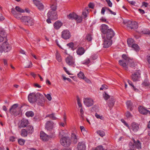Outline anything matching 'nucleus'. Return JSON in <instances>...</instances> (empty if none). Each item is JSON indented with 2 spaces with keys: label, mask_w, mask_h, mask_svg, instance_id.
<instances>
[{
  "label": "nucleus",
  "mask_w": 150,
  "mask_h": 150,
  "mask_svg": "<svg viewBox=\"0 0 150 150\" xmlns=\"http://www.w3.org/2000/svg\"><path fill=\"white\" fill-rule=\"evenodd\" d=\"M98 57V55L96 54H94L92 55L91 57V58L93 60L96 59Z\"/></svg>",
  "instance_id": "nucleus-60"
},
{
  "label": "nucleus",
  "mask_w": 150,
  "mask_h": 150,
  "mask_svg": "<svg viewBox=\"0 0 150 150\" xmlns=\"http://www.w3.org/2000/svg\"><path fill=\"white\" fill-rule=\"evenodd\" d=\"M105 11L106 9H105V7L101 9V13L103 15H104Z\"/></svg>",
  "instance_id": "nucleus-64"
},
{
  "label": "nucleus",
  "mask_w": 150,
  "mask_h": 150,
  "mask_svg": "<svg viewBox=\"0 0 150 150\" xmlns=\"http://www.w3.org/2000/svg\"><path fill=\"white\" fill-rule=\"evenodd\" d=\"M77 103L79 106V107L81 108L82 107V105L80 101L79 98L78 97H77Z\"/></svg>",
  "instance_id": "nucleus-52"
},
{
  "label": "nucleus",
  "mask_w": 150,
  "mask_h": 150,
  "mask_svg": "<svg viewBox=\"0 0 150 150\" xmlns=\"http://www.w3.org/2000/svg\"><path fill=\"white\" fill-rule=\"evenodd\" d=\"M67 17L69 19L75 20L76 19V18H77V15L75 13L72 12L68 15Z\"/></svg>",
  "instance_id": "nucleus-25"
},
{
  "label": "nucleus",
  "mask_w": 150,
  "mask_h": 150,
  "mask_svg": "<svg viewBox=\"0 0 150 150\" xmlns=\"http://www.w3.org/2000/svg\"><path fill=\"white\" fill-rule=\"evenodd\" d=\"M107 39H111L114 36L115 33L113 30L110 28L107 30V32L105 34Z\"/></svg>",
  "instance_id": "nucleus-13"
},
{
  "label": "nucleus",
  "mask_w": 150,
  "mask_h": 150,
  "mask_svg": "<svg viewBox=\"0 0 150 150\" xmlns=\"http://www.w3.org/2000/svg\"><path fill=\"white\" fill-rule=\"evenodd\" d=\"M127 43L129 46L131 47L132 45L134 44V40L132 38H129L127 40Z\"/></svg>",
  "instance_id": "nucleus-34"
},
{
  "label": "nucleus",
  "mask_w": 150,
  "mask_h": 150,
  "mask_svg": "<svg viewBox=\"0 0 150 150\" xmlns=\"http://www.w3.org/2000/svg\"><path fill=\"white\" fill-rule=\"evenodd\" d=\"M28 123V120L23 119L21 120V125L22 127H25L26 126Z\"/></svg>",
  "instance_id": "nucleus-29"
},
{
  "label": "nucleus",
  "mask_w": 150,
  "mask_h": 150,
  "mask_svg": "<svg viewBox=\"0 0 150 150\" xmlns=\"http://www.w3.org/2000/svg\"><path fill=\"white\" fill-rule=\"evenodd\" d=\"M82 18L81 16L77 15V18H76V19L75 20L76 21L77 23H80L82 21Z\"/></svg>",
  "instance_id": "nucleus-45"
},
{
  "label": "nucleus",
  "mask_w": 150,
  "mask_h": 150,
  "mask_svg": "<svg viewBox=\"0 0 150 150\" xmlns=\"http://www.w3.org/2000/svg\"><path fill=\"white\" fill-rule=\"evenodd\" d=\"M84 49L82 47H79L76 50V52L78 55H81L85 52Z\"/></svg>",
  "instance_id": "nucleus-26"
},
{
  "label": "nucleus",
  "mask_w": 150,
  "mask_h": 150,
  "mask_svg": "<svg viewBox=\"0 0 150 150\" xmlns=\"http://www.w3.org/2000/svg\"><path fill=\"white\" fill-rule=\"evenodd\" d=\"M49 117L50 119L53 120H56L57 119V118L55 117V114L54 113L47 115L45 117Z\"/></svg>",
  "instance_id": "nucleus-33"
},
{
  "label": "nucleus",
  "mask_w": 150,
  "mask_h": 150,
  "mask_svg": "<svg viewBox=\"0 0 150 150\" xmlns=\"http://www.w3.org/2000/svg\"><path fill=\"white\" fill-rule=\"evenodd\" d=\"M86 38L88 41H91L92 39L91 35L89 34L86 35Z\"/></svg>",
  "instance_id": "nucleus-50"
},
{
  "label": "nucleus",
  "mask_w": 150,
  "mask_h": 150,
  "mask_svg": "<svg viewBox=\"0 0 150 150\" xmlns=\"http://www.w3.org/2000/svg\"><path fill=\"white\" fill-rule=\"evenodd\" d=\"M11 13L14 17L18 19H21L22 22L25 25L32 26L34 24L33 19L28 16H22L21 17V13H17L14 9H12Z\"/></svg>",
  "instance_id": "nucleus-1"
},
{
  "label": "nucleus",
  "mask_w": 150,
  "mask_h": 150,
  "mask_svg": "<svg viewBox=\"0 0 150 150\" xmlns=\"http://www.w3.org/2000/svg\"><path fill=\"white\" fill-rule=\"evenodd\" d=\"M133 143L135 146V148L136 149H137L139 150L142 148L141 147V143L139 141L137 140L136 141L134 139H132Z\"/></svg>",
  "instance_id": "nucleus-22"
},
{
  "label": "nucleus",
  "mask_w": 150,
  "mask_h": 150,
  "mask_svg": "<svg viewBox=\"0 0 150 150\" xmlns=\"http://www.w3.org/2000/svg\"><path fill=\"white\" fill-rule=\"evenodd\" d=\"M27 132L25 129H22L21 131V135L23 137H25L27 135Z\"/></svg>",
  "instance_id": "nucleus-38"
},
{
  "label": "nucleus",
  "mask_w": 150,
  "mask_h": 150,
  "mask_svg": "<svg viewBox=\"0 0 150 150\" xmlns=\"http://www.w3.org/2000/svg\"><path fill=\"white\" fill-rule=\"evenodd\" d=\"M62 38L63 39L67 40L69 39L71 37V34L69 31L67 30H64L62 32Z\"/></svg>",
  "instance_id": "nucleus-12"
},
{
  "label": "nucleus",
  "mask_w": 150,
  "mask_h": 150,
  "mask_svg": "<svg viewBox=\"0 0 150 150\" xmlns=\"http://www.w3.org/2000/svg\"><path fill=\"white\" fill-rule=\"evenodd\" d=\"M90 62V60L88 58L86 59L85 62L83 63V64H88Z\"/></svg>",
  "instance_id": "nucleus-58"
},
{
  "label": "nucleus",
  "mask_w": 150,
  "mask_h": 150,
  "mask_svg": "<svg viewBox=\"0 0 150 150\" xmlns=\"http://www.w3.org/2000/svg\"><path fill=\"white\" fill-rule=\"evenodd\" d=\"M62 23L60 21H57L54 23V26L56 29H59L62 25Z\"/></svg>",
  "instance_id": "nucleus-30"
},
{
  "label": "nucleus",
  "mask_w": 150,
  "mask_h": 150,
  "mask_svg": "<svg viewBox=\"0 0 150 150\" xmlns=\"http://www.w3.org/2000/svg\"><path fill=\"white\" fill-rule=\"evenodd\" d=\"M126 116L127 119L131 118L132 117V115L129 111H127L126 114Z\"/></svg>",
  "instance_id": "nucleus-48"
},
{
  "label": "nucleus",
  "mask_w": 150,
  "mask_h": 150,
  "mask_svg": "<svg viewBox=\"0 0 150 150\" xmlns=\"http://www.w3.org/2000/svg\"><path fill=\"white\" fill-rule=\"evenodd\" d=\"M131 47L136 51H139V46L137 44H134L132 45Z\"/></svg>",
  "instance_id": "nucleus-39"
},
{
  "label": "nucleus",
  "mask_w": 150,
  "mask_h": 150,
  "mask_svg": "<svg viewBox=\"0 0 150 150\" xmlns=\"http://www.w3.org/2000/svg\"><path fill=\"white\" fill-rule=\"evenodd\" d=\"M45 101L44 97L40 93L35 102L38 105L42 106L44 105Z\"/></svg>",
  "instance_id": "nucleus-9"
},
{
  "label": "nucleus",
  "mask_w": 150,
  "mask_h": 150,
  "mask_svg": "<svg viewBox=\"0 0 150 150\" xmlns=\"http://www.w3.org/2000/svg\"><path fill=\"white\" fill-rule=\"evenodd\" d=\"M67 131L63 130H61L59 132V137H64L66 135Z\"/></svg>",
  "instance_id": "nucleus-32"
},
{
  "label": "nucleus",
  "mask_w": 150,
  "mask_h": 150,
  "mask_svg": "<svg viewBox=\"0 0 150 150\" xmlns=\"http://www.w3.org/2000/svg\"><path fill=\"white\" fill-rule=\"evenodd\" d=\"M83 102L84 105L87 107H90L93 104V100L90 98H85L83 99Z\"/></svg>",
  "instance_id": "nucleus-11"
},
{
  "label": "nucleus",
  "mask_w": 150,
  "mask_h": 150,
  "mask_svg": "<svg viewBox=\"0 0 150 150\" xmlns=\"http://www.w3.org/2000/svg\"><path fill=\"white\" fill-rule=\"evenodd\" d=\"M45 97L47 98L48 100H49L50 101L52 99V97L51 95L49 94H47L46 95L45 94H44Z\"/></svg>",
  "instance_id": "nucleus-55"
},
{
  "label": "nucleus",
  "mask_w": 150,
  "mask_h": 150,
  "mask_svg": "<svg viewBox=\"0 0 150 150\" xmlns=\"http://www.w3.org/2000/svg\"><path fill=\"white\" fill-rule=\"evenodd\" d=\"M12 9H14V10L17 13H24L25 12V11L23 9H22L19 6H16V7L15 8V10L14 8H12L11 9V11L12 10Z\"/></svg>",
  "instance_id": "nucleus-28"
},
{
  "label": "nucleus",
  "mask_w": 150,
  "mask_h": 150,
  "mask_svg": "<svg viewBox=\"0 0 150 150\" xmlns=\"http://www.w3.org/2000/svg\"><path fill=\"white\" fill-rule=\"evenodd\" d=\"M141 71L139 70L137 71L131 76L132 79L134 82L138 81L141 77Z\"/></svg>",
  "instance_id": "nucleus-7"
},
{
  "label": "nucleus",
  "mask_w": 150,
  "mask_h": 150,
  "mask_svg": "<svg viewBox=\"0 0 150 150\" xmlns=\"http://www.w3.org/2000/svg\"><path fill=\"white\" fill-rule=\"evenodd\" d=\"M40 137L41 139L46 141L49 140L50 138L54 137V134L50 135H48L43 132H41L40 133Z\"/></svg>",
  "instance_id": "nucleus-8"
},
{
  "label": "nucleus",
  "mask_w": 150,
  "mask_h": 150,
  "mask_svg": "<svg viewBox=\"0 0 150 150\" xmlns=\"http://www.w3.org/2000/svg\"><path fill=\"white\" fill-rule=\"evenodd\" d=\"M108 105L110 108L112 107L114 104V100L113 98H111L108 102Z\"/></svg>",
  "instance_id": "nucleus-31"
},
{
  "label": "nucleus",
  "mask_w": 150,
  "mask_h": 150,
  "mask_svg": "<svg viewBox=\"0 0 150 150\" xmlns=\"http://www.w3.org/2000/svg\"><path fill=\"white\" fill-rule=\"evenodd\" d=\"M139 111L140 113L143 115H146L149 113L150 114V111L146 110L143 106H140L138 108Z\"/></svg>",
  "instance_id": "nucleus-16"
},
{
  "label": "nucleus",
  "mask_w": 150,
  "mask_h": 150,
  "mask_svg": "<svg viewBox=\"0 0 150 150\" xmlns=\"http://www.w3.org/2000/svg\"><path fill=\"white\" fill-rule=\"evenodd\" d=\"M34 3L39 10L42 11L43 10L44 6L42 4L40 1H34Z\"/></svg>",
  "instance_id": "nucleus-19"
},
{
  "label": "nucleus",
  "mask_w": 150,
  "mask_h": 150,
  "mask_svg": "<svg viewBox=\"0 0 150 150\" xmlns=\"http://www.w3.org/2000/svg\"><path fill=\"white\" fill-rule=\"evenodd\" d=\"M121 121L122 122H123L125 125L126 126L128 127L129 128V126L126 123L125 121L123 119H122L121 120Z\"/></svg>",
  "instance_id": "nucleus-62"
},
{
  "label": "nucleus",
  "mask_w": 150,
  "mask_h": 150,
  "mask_svg": "<svg viewBox=\"0 0 150 150\" xmlns=\"http://www.w3.org/2000/svg\"><path fill=\"white\" fill-rule=\"evenodd\" d=\"M2 48V51L3 50V47L4 50L5 52H9L11 49V47L10 45L7 42H5L3 43V47L0 45Z\"/></svg>",
  "instance_id": "nucleus-15"
},
{
  "label": "nucleus",
  "mask_w": 150,
  "mask_h": 150,
  "mask_svg": "<svg viewBox=\"0 0 150 150\" xmlns=\"http://www.w3.org/2000/svg\"><path fill=\"white\" fill-rule=\"evenodd\" d=\"M126 104L127 108L132 110V103L130 101H128L126 103Z\"/></svg>",
  "instance_id": "nucleus-41"
},
{
  "label": "nucleus",
  "mask_w": 150,
  "mask_h": 150,
  "mask_svg": "<svg viewBox=\"0 0 150 150\" xmlns=\"http://www.w3.org/2000/svg\"><path fill=\"white\" fill-rule=\"evenodd\" d=\"M95 116L98 119H100L101 120H103L104 117H103L102 116H100L97 113H96L95 114Z\"/></svg>",
  "instance_id": "nucleus-51"
},
{
  "label": "nucleus",
  "mask_w": 150,
  "mask_h": 150,
  "mask_svg": "<svg viewBox=\"0 0 150 150\" xmlns=\"http://www.w3.org/2000/svg\"><path fill=\"white\" fill-rule=\"evenodd\" d=\"M122 60H120L119 62L120 65L126 70L130 71L128 66L130 67H133L135 66V63L133 60L129 59L125 54L122 55Z\"/></svg>",
  "instance_id": "nucleus-2"
},
{
  "label": "nucleus",
  "mask_w": 150,
  "mask_h": 150,
  "mask_svg": "<svg viewBox=\"0 0 150 150\" xmlns=\"http://www.w3.org/2000/svg\"><path fill=\"white\" fill-rule=\"evenodd\" d=\"M107 2L108 6L110 7H111L112 6V4L110 0H105Z\"/></svg>",
  "instance_id": "nucleus-57"
},
{
  "label": "nucleus",
  "mask_w": 150,
  "mask_h": 150,
  "mask_svg": "<svg viewBox=\"0 0 150 150\" xmlns=\"http://www.w3.org/2000/svg\"><path fill=\"white\" fill-rule=\"evenodd\" d=\"M103 97L104 99L106 100L110 98V96L105 92L104 94H103Z\"/></svg>",
  "instance_id": "nucleus-49"
},
{
  "label": "nucleus",
  "mask_w": 150,
  "mask_h": 150,
  "mask_svg": "<svg viewBox=\"0 0 150 150\" xmlns=\"http://www.w3.org/2000/svg\"><path fill=\"white\" fill-rule=\"evenodd\" d=\"M61 144L64 147H68L71 143V140L69 137H64L60 140Z\"/></svg>",
  "instance_id": "nucleus-5"
},
{
  "label": "nucleus",
  "mask_w": 150,
  "mask_h": 150,
  "mask_svg": "<svg viewBox=\"0 0 150 150\" xmlns=\"http://www.w3.org/2000/svg\"><path fill=\"white\" fill-rule=\"evenodd\" d=\"M47 17L52 20H55L57 18V13L56 11H49L47 13Z\"/></svg>",
  "instance_id": "nucleus-10"
},
{
  "label": "nucleus",
  "mask_w": 150,
  "mask_h": 150,
  "mask_svg": "<svg viewBox=\"0 0 150 150\" xmlns=\"http://www.w3.org/2000/svg\"><path fill=\"white\" fill-rule=\"evenodd\" d=\"M77 149L78 150H86V146L85 142H79Z\"/></svg>",
  "instance_id": "nucleus-21"
},
{
  "label": "nucleus",
  "mask_w": 150,
  "mask_h": 150,
  "mask_svg": "<svg viewBox=\"0 0 150 150\" xmlns=\"http://www.w3.org/2000/svg\"><path fill=\"white\" fill-rule=\"evenodd\" d=\"M27 131L29 133H32L33 132V127L31 125L28 126L27 127Z\"/></svg>",
  "instance_id": "nucleus-35"
},
{
  "label": "nucleus",
  "mask_w": 150,
  "mask_h": 150,
  "mask_svg": "<svg viewBox=\"0 0 150 150\" xmlns=\"http://www.w3.org/2000/svg\"><path fill=\"white\" fill-rule=\"evenodd\" d=\"M94 150H104V149L101 146H97Z\"/></svg>",
  "instance_id": "nucleus-59"
},
{
  "label": "nucleus",
  "mask_w": 150,
  "mask_h": 150,
  "mask_svg": "<svg viewBox=\"0 0 150 150\" xmlns=\"http://www.w3.org/2000/svg\"><path fill=\"white\" fill-rule=\"evenodd\" d=\"M143 84L146 86H148L149 85V83L146 81H145L143 83Z\"/></svg>",
  "instance_id": "nucleus-63"
},
{
  "label": "nucleus",
  "mask_w": 150,
  "mask_h": 150,
  "mask_svg": "<svg viewBox=\"0 0 150 150\" xmlns=\"http://www.w3.org/2000/svg\"><path fill=\"white\" fill-rule=\"evenodd\" d=\"M78 77L81 79H83L85 77L84 74L82 72L80 71L77 74Z\"/></svg>",
  "instance_id": "nucleus-43"
},
{
  "label": "nucleus",
  "mask_w": 150,
  "mask_h": 150,
  "mask_svg": "<svg viewBox=\"0 0 150 150\" xmlns=\"http://www.w3.org/2000/svg\"><path fill=\"white\" fill-rule=\"evenodd\" d=\"M128 26L131 29H136L137 28L138 25L136 21H129L128 22Z\"/></svg>",
  "instance_id": "nucleus-20"
},
{
  "label": "nucleus",
  "mask_w": 150,
  "mask_h": 150,
  "mask_svg": "<svg viewBox=\"0 0 150 150\" xmlns=\"http://www.w3.org/2000/svg\"><path fill=\"white\" fill-rule=\"evenodd\" d=\"M25 115L26 116L28 117H32L34 116V113L32 111H29L27 112L26 113Z\"/></svg>",
  "instance_id": "nucleus-42"
},
{
  "label": "nucleus",
  "mask_w": 150,
  "mask_h": 150,
  "mask_svg": "<svg viewBox=\"0 0 150 150\" xmlns=\"http://www.w3.org/2000/svg\"><path fill=\"white\" fill-rule=\"evenodd\" d=\"M67 46L71 48H73L74 47V43L73 42H71L67 44Z\"/></svg>",
  "instance_id": "nucleus-54"
},
{
  "label": "nucleus",
  "mask_w": 150,
  "mask_h": 150,
  "mask_svg": "<svg viewBox=\"0 0 150 150\" xmlns=\"http://www.w3.org/2000/svg\"><path fill=\"white\" fill-rule=\"evenodd\" d=\"M108 88V86L106 85H103L100 88V90H102L103 89L105 90L106 89H107Z\"/></svg>",
  "instance_id": "nucleus-53"
},
{
  "label": "nucleus",
  "mask_w": 150,
  "mask_h": 150,
  "mask_svg": "<svg viewBox=\"0 0 150 150\" xmlns=\"http://www.w3.org/2000/svg\"><path fill=\"white\" fill-rule=\"evenodd\" d=\"M40 93H30L28 96V98L29 101L31 103H34L36 102L38 99Z\"/></svg>",
  "instance_id": "nucleus-4"
},
{
  "label": "nucleus",
  "mask_w": 150,
  "mask_h": 150,
  "mask_svg": "<svg viewBox=\"0 0 150 150\" xmlns=\"http://www.w3.org/2000/svg\"><path fill=\"white\" fill-rule=\"evenodd\" d=\"M109 29L108 26L105 24H102L101 26V32L104 35H105V34L107 32L108 30Z\"/></svg>",
  "instance_id": "nucleus-23"
},
{
  "label": "nucleus",
  "mask_w": 150,
  "mask_h": 150,
  "mask_svg": "<svg viewBox=\"0 0 150 150\" xmlns=\"http://www.w3.org/2000/svg\"><path fill=\"white\" fill-rule=\"evenodd\" d=\"M97 133L101 137L103 136L105 134V132L101 130L97 131Z\"/></svg>",
  "instance_id": "nucleus-47"
},
{
  "label": "nucleus",
  "mask_w": 150,
  "mask_h": 150,
  "mask_svg": "<svg viewBox=\"0 0 150 150\" xmlns=\"http://www.w3.org/2000/svg\"><path fill=\"white\" fill-rule=\"evenodd\" d=\"M6 36L4 31L2 29H0V42L4 41Z\"/></svg>",
  "instance_id": "nucleus-24"
},
{
  "label": "nucleus",
  "mask_w": 150,
  "mask_h": 150,
  "mask_svg": "<svg viewBox=\"0 0 150 150\" xmlns=\"http://www.w3.org/2000/svg\"><path fill=\"white\" fill-rule=\"evenodd\" d=\"M51 10H50V11H56L57 9L56 5L55 4L52 5L51 6Z\"/></svg>",
  "instance_id": "nucleus-46"
},
{
  "label": "nucleus",
  "mask_w": 150,
  "mask_h": 150,
  "mask_svg": "<svg viewBox=\"0 0 150 150\" xmlns=\"http://www.w3.org/2000/svg\"><path fill=\"white\" fill-rule=\"evenodd\" d=\"M71 138L74 144H75L77 143L78 141V139L76 135L75 134L72 133L71 134Z\"/></svg>",
  "instance_id": "nucleus-27"
},
{
  "label": "nucleus",
  "mask_w": 150,
  "mask_h": 150,
  "mask_svg": "<svg viewBox=\"0 0 150 150\" xmlns=\"http://www.w3.org/2000/svg\"><path fill=\"white\" fill-rule=\"evenodd\" d=\"M139 128V125L137 123L133 122L131 125L130 130L131 131H132L134 132H136L138 131Z\"/></svg>",
  "instance_id": "nucleus-14"
},
{
  "label": "nucleus",
  "mask_w": 150,
  "mask_h": 150,
  "mask_svg": "<svg viewBox=\"0 0 150 150\" xmlns=\"http://www.w3.org/2000/svg\"><path fill=\"white\" fill-rule=\"evenodd\" d=\"M54 125V124L52 121H48L46 124L45 128L47 130L50 131L53 129Z\"/></svg>",
  "instance_id": "nucleus-17"
},
{
  "label": "nucleus",
  "mask_w": 150,
  "mask_h": 150,
  "mask_svg": "<svg viewBox=\"0 0 150 150\" xmlns=\"http://www.w3.org/2000/svg\"><path fill=\"white\" fill-rule=\"evenodd\" d=\"M129 147L130 150H136L137 149L135 148V146L134 144L132 142H130L129 144Z\"/></svg>",
  "instance_id": "nucleus-37"
},
{
  "label": "nucleus",
  "mask_w": 150,
  "mask_h": 150,
  "mask_svg": "<svg viewBox=\"0 0 150 150\" xmlns=\"http://www.w3.org/2000/svg\"><path fill=\"white\" fill-rule=\"evenodd\" d=\"M66 63L69 66L74 67L76 66L75 59L74 58L71 56H69L65 59Z\"/></svg>",
  "instance_id": "nucleus-6"
},
{
  "label": "nucleus",
  "mask_w": 150,
  "mask_h": 150,
  "mask_svg": "<svg viewBox=\"0 0 150 150\" xmlns=\"http://www.w3.org/2000/svg\"><path fill=\"white\" fill-rule=\"evenodd\" d=\"M28 65H26L25 67V68H30L32 66V63L31 62H28Z\"/></svg>",
  "instance_id": "nucleus-56"
},
{
  "label": "nucleus",
  "mask_w": 150,
  "mask_h": 150,
  "mask_svg": "<svg viewBox=\"0 0 150 150\" xmlns=\"http://www.w3.org/2000/svg\"><path fill=\"white\" fill-rule=\"evenodd\" d=\"M128 82L129 84L132 87V89H133L135 91L138 92L139 91L138 89L132 83L131 81L128 80Z\"/></svg>",
  "instance_id": "nucleus-36"
},
{
  "label": "nucleus",
  "mask_w": 150,
  "mask_h": 150,
  "mask_svg": "<svg viewBox=\"0 0 150 150\" xmlns=\"http://www.w3.org/2000/svg\"><path fill=\"white\" fill-rule=\"evenodd\" d=\"M112 43V40L111 39H105L103 42V47L105 48H107L110 47Z\"/></svg>",
  "instance_id": "nucleus-18"
},
{
  "label": "nucleus",
  "mask_w": 150,
  "mask_h": 150,
  "mask_svg": "<svg viewBox=\"0 0 150 150\" xmlns=\"http://www.w3.org/2000/svg\"><path fill=\"white\" fill-rule=\"evenodd\" d=\"M20 109L18 107L17 104H14L10 109V113L15 116L19 115L20 113Z\"/></svg>",
  "instance_id": "nucleus-3"
},
{
  "label": "nucleus",
  "mask_w": 150,
  "mask_h": 150,
  "mask_svg": "<svg viewBox=\"0 0 150 150\" xmlns=\"http://www.w3.org/2000/svg\"><path fill=\"white\" fill-rule=\"evenodd\" d=\"M15 137L13 136H11L10 137V140L12 142H13L15 141Z\"/></svg>",
  "instance_id": "nucleus-61"
},
{
  "label": "nucleus",
  "mask_w": 150,
  "mask_h": 150,
  "mask_svg": "<svg viewBox=\"0 0 150 150\" xmlns=\"http://www.w3.org/2000/svg\"><path fill=\"white\" fill-rule=\"evenodd\" d=\"M56 59L59 62H60L61 61L62 59L61 55L57 51L56 54Z\"/></svg>",
  "instance_id": "nucleus-40"
},
{
  "label": "nucleus",
  "mask_w": 150,
  "mask_h": 150,
  "mask_svg": "<svg viewBox=\"0 0 150 150\" xmlns=\"http://www.w3.org/2000/svg\"><path fill=\"white\" fill-rule=\"evenodd\" d=\"M18 142L20 145H23L24 144L25 140L22 139H18Z\"/></svg>",
  "instance_id": "nucleus-44"
}]
</instances>
